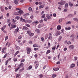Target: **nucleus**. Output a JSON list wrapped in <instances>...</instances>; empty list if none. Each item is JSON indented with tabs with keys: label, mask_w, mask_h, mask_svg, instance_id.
<instances>
[{
	"label": "nucleus",
	"mask_w": 78,
	"mask_h": 78,
	"mask_svg": "<svg viewBox=\"0 0 78 78\" xmlns=\"http://www.w3.org/2000/svg\"><path fill=\"white\" fill-rule=\"evenodd\" d=\"M20 76V74H18L16 75V78H17L18 77H19V76Z\"/></svg>",
	"instance_id": "obj_35"
},
{
	"label": "nucleus",
	"mask_w": 78,
	"mask_h": 78,
	"mask_svg": "<svg viewBox=\"0 0 78 78\" xmlns=\"http://www.w3.org/2000/svg\"><path fill=\"white\" fill-rule=\"evenodd\" d=\"M6 25H5L4 26L2 27L1 28L2 30L3 31V30H5V29L6 28Z\"/></svg>",
	"instance_id": "obj_16"
},
{
	"label": "nucleus",
	"mask_w": 78,
	"mask_h": 78,
	"mask_svg": "<svg viewBox=\"0 0 78 78\" xmlns=\"http://www.w3.org/2000/svg\"><path fill=\"white\" fill-rule=\"evenodd\" d=\"M46 17H47V19H50V20L51 19V17H50V15H49L48 14L46 15Z\"/></svg>",
	"instance_id": "obj_8"
},
{
	"label": "nucleus",
	"mask_w": 78,
	"mask_h": 78,
	"mask_svg": "<svg viewBox=\"0 0 78 78\" xmlns=\"http://www.w3.org/2000/svg\"><path fill=\"white\" fill-rule=\"evenodd\" d=\"M8 55V54L6 53L5 54L4 56V58H5L6 56H7V55Z\"/></svg>",
	"instance_id": "obj_42"
},
{
	"label": "nucleus",
	"mask_w": 78,
	"mask_h": 78,
	"mask_svg": "<svg viewBox=\"0 0 78 78\" xmlns=\"http://www.w3.org/2000/svg\"><path fill=\"white\" fill-rule=\"evenodd\" d=\"M22 9L21 8H17L16 9V10H17V11H18L19 10H21Z\"/></svg>",
	"instance_id": "obj_43"
},
{
	"label": "nucleus",
	"mask_w": 78,
	"mask_h": 78,
	"mask_svg": "<svg viewBox=\"0 0 78 78\" xmlns=\"http://www.w3.org/2000/svg\"><path fill=\"white\" fill-rule=\"evenodd\" d=\"M31 30H28L27 31V34H30V33H31Z\"/></svg>",
	"instance_id": "obj_37"
},
{
	"label": "nucleus",
	"mask_w": 78,
	"mask_h": 78,
	"mask_svg": "<svg viewBox=\"0 0 78 78\" xmlns=\"http://www.w3.org/2000/svg\"><path fill=\"white\" fill-rule=\"evenodd\" d=\"M31 10H32V9L30 7L29 8V10L30 11H31Z\"/></svg>",
	"instance_id": "obj_60"
},
{
	"label": "nucleus",
	"mask_w": 78,
	"mask_h": 78,
	"mask_svg": "<svg viewBox=\"0 0 78 78\" xmlns=\"http://www.w3.org/2000/svg\"><path fill=\"white\" fill-rule=\"evenodd\" d=\"M45 14H44L42 16L41 18H42V19H44V18H45Z\"/></svg>",
	"instance_id": "obj_41"
},
{
	"label": "nucleus",
	"mask_w": 78,
	"mask_h": 78,
	"mask_svg": "<svg viewBox=\"0 0 78 78\" xmlns=\"http://www.w3.org/2000/svg\"><path fill=\"white\" fill-rule=\"evenodd\" d=\"M56 49V47H53L52 48V50H55Z\"/></svg>",
	"instance_id": "obj_50"
},
{
	"label": "nucleus",
	"mask_w": 78,
	"mask_h": 78,
	"mask_svg": "<svg viewBox=\"0 0 78 78\" xmlns=\"http://www.w3.org/2000/svg\"><path fill=\"white\" fill-rule=\"evenodd\" d=\"M11 27H12L13 28H16L17 27V25H14L13 23H12L11 25Z\"/></svg>",
	"instance_id": "obj_10"
},
{
	"label": "nucleus",
	"mask_w": 78,
	"mask_h": 78,
	"mask_svg": "<svg viewBox=\"0 0 78 78\" xmlns=\"http://www.w3.org/2000/svg\"><path fill=\"white\" fill-rule=\"evenodd\" d=\"M29 44H32V41H29Z\"/></svg>",
	"instance_id": "obj_64"
},
{
	"label": "nucleus",
	"mask_w": 78,
	"mask_h": 78,
	"mask_svg": "<svg viewBox=\"0 0 78 78\" xmlns=\"http://www.w3.org/2000/svg\"><path fill=\"white\" fill-rule=\"evenodd\" d=\"M23 63H22L20 64L18 66H19V67H20L21 66H22V65H23Z\"/></svg>",
	"instance_id": "obj_51"
},
{
	"label": "nucleus",
	"mask_w": 78,
	"mask_h": 78,
	"mask_svg": "<svg viewBox=\"0 0 78 78\" xmlns=\"http://www.w3.org/2000/svg\"><path fill=\"white\" fill-rule=\"evenodd\" d=\"M60 34L61 32H60L59 31H58L55 34V36H58V35H59Z\"/></svg>",
	"instance_id": "obj_9"
},
{
	"label": "nucleus",
	"mask_w": 78,
	"mask_h": 78,
	"mask_svg": "<svg viewBox=\"0 0 78 78\" xmlns=\"http://www.w3.org/2000/svg\"><path fill=\"white\" fill-rule=\"evenodd\" d=\"M75 67V64L74 63L71 64L70 66V67L71 68H73V67Z\"/></svg>",
	"instance_id": "obj_6"
},
{
	"label": "nucleus",
	"mask_w": 78,
	"mask_h": 78,
	"mask_svg": "<svg viewBox=\"0 0 78 78\" xmlns=\"http://www.w3.org/2000/svg\"><path fill=\"white\" fill-rule=\"evenodd\" d=\"M39 22H38V21H35V25H37V24Z\"/></svg>",
	"instance_id": "obj_45"
},
{
	"label": "nucleus",
	"mask_w": 78,
	"mask_h": 78,
	"mask_svg": "<svg viewBox=\"0 0 78 78\" xmlns=\"http://www.w3.org/2000/svg\"><path fill=\"white\" fill-rule=\"evenodd\" d=\"M20 67H19L18 68H16V69H15V72H17V71L18 70H19V69H20Z\"/></svg>",
	"instance_id": "obj_38"
},
{
	"label": "nucleus",
	"mask_w": 78,
	"mask_h": 78,
	"mask_svg": "<svg viewBox=\"0 0 78 78\" xmlns=\"http://www.w3.org/2000/svg\"><path fill=\"white\" fill-rule=\"evenodd\" d=\"M53 16L54 17H55L56 16V13H54L53 14Z\"/></svg>",
	"instance_id": "obj_55"
},
{
	"label": "nucleus",
	"mask_w": 78,
	"mask_h": 78,
	"mask_svg": "<svg viewBox=\"0 0 78 78\" xmlns=\"http://www.w3.org/2000/svg\"><path fill=\"white\" fill-rule=\"evenodd\" d=\"M23 28L24 30H28V27L25 26H23Z\"/></svg>",
	"instance_id": "obj_31"
},
{
	"label": "nucleus",
	"mask_w": 78,
	"mask_h": 78,
	"mask_svg": "<svg viewBox=\"0 0 78 78\" xmlns=\"http://www.w3.org/2000/svg\"><path fill=\"white\" fill-rule=\"evenodd\" d=\"M10 21H11V20L10 19H8L7 20V22H8V23H9V22Z\"/></svg>",
	"instance_id": "obj_61"
},
{
	"label": "nucleus",
	"mask_w": 78,
	"mask_h": 78,
	"mask_svg": "<svg viewBox=\"0 0 78 78\" xmlns=\"http://www.w3.org/2000/svg\"><path fill=\"white\" fill-rule=\"evenodd\" d=\"M13 60L14 62H16L17 61V58H14Z\"/></svg>",
	"instance_id": "obj_30"
},
{
	"label": "nucleus",
	"mask_w": 78,
	"mask_h": 78,
	"mask_svg": "<svg viewBox=\"0 0 78 78\" xmlns=\"http://www.w3.org/2000/svg\"><path fill=\"white\" fill-rule=\"evenodd\" d=\"M65 8H68V4L67 3H66L65 4Z\"/></svg>",
	"instance_id": "obj_40"
},
{
	"label": "nucleus",
	"mask_w": 78,
	"mask_h": 78,
	"mask_svg": "<svg viewBox=\"0 0 78 78\" xmlns=\"http://www.w3.org/2000/svg\"><path fill=\"white\" fill-rule=\"evenodd\" d=\"M32 69V66H29L28 68L27 69V70H31Z\"/></svg>",
	"instance_id": "obj_19"
},
{
	"label": "nucleus",
	"mask_w": 78,
	"mask_h": 78,
	"mask_svg": "<svg viewBox=\"0 0 78 78\" xmlns=\"http://www.w3.org/2000/svg\"><path fill=\"white\" fill-rule=\"evenodd\" d=\"M52 34L51 33L49 34V36L48 37V40L49 41V40H52Z\"/></svg>",
	"instance_id": "obj_4"
},
{
	"label": "nucleus",
	"mask_w": 78,
	"mask_h": 78,
	"mask_svg": "<svg viewBox=\"0 0 78 78\" xmlns=\"http://www.w3.org/2000/svg\"><path fill=\"white\" fill-rule=\"evenodd\" d=\"M41 41H43V42H44V37H42L41 38Z\"/></svg>",
	"instance_id": "obj_58"
},
{
	"label": "nucleus",
	"mask_w": 78,
	"mask_h": 78,
	"mask_svg": "<svg viewBox=\"0 0 78 78\" xmlns=\"http://www.w3.org/2000/svg\"><path fill=\"white\" fill-rule=\"evenodd\" d=\"M18 1H19V0H14V4H16V5H17L18 4Z\"/></svg>",
	"instance_id": "obj_12"
},
{
	"label": "nucleus",
	"mask_w": 78,
	"mask_h": 78,
	"mask_svg": "<svg viewBox=\"0 0 78 78\" xmlns=\"http://www.w3.org/2000/svg\"><path fill=\"white\" fill-rule=\"evenodd\" d=\"M39 50V48H34V50H35V51H36L37 50Z\"/></svg>",
	"instance_id": "obj_52"
},
{
	"label": "nucleus",
	"mask_w": 78,
	"mask_h": 78,
	"mask_svg": "<svg viewBox=\"0 0 78 78\" xmlns=\"http://www.w3.org/2000/svg\"><path fill=\"white\" fill-rule=\"evenodd\" d=\"M1 9L2 11V12H3V11H4V9H3V8L2 7H1Z\"/></svg>",
	"instance_id": "obj_36"
},
{
	"label": "nucleus",
	"mask_w": 78,
	"mask_h": 78,
	"mask_svg": "<svg viewBox=\"0 0 78 78\" xmlns=\"http://www.w3.org/2000/svg\"><path fill=\"white\" fill-rule=\"evenodd\" d=\"M44 6L42 5H41L39 6V9H41V8H43Z\"/></svg>",
	"instance_id": "obj_25"
},
{
	"label": "nucleus",
	"mask_w": 78,
	"mask_h": 78,
	"mask_svg": "<svg viewBox=\"0 0 78 78\" xmlns=\"http://www.w3.org/2000/svg\"><path fill=\"white\" fill-rule=\"evenodd\" d=\"M48 34H46L45 36V39H47L48 38Z\"/></svg>",
	"instance_id": "obj_33"
},
{
	"label": "nucleus",
	"mask_w": 78,
	"mask_h": 78,
	"mask_svg": "<svg viewBox=\"0 0 78 78\" xmlns=\"http://www.w3.org/2000/svg\"><path fill=\"white\" fill-rule=\"evenodd\" d=\"M33 46L34 47H38V48H40V46H37L36 44H34Z\"/></svg>",
	"instance_id": "obj_21"
},
{
	"label": "nucleus",
	"mask_w": 78,
	"mask_h": 78,
	"mask_svg": "<svg viewBox=\"0 0 78 78\" xmlns=\"http://www.w3.org/2000/svg\"><path fill=\"white\" fill-rule=\"evenodd\" d=\"M27 22L28 23H31V22H32V20H27Z\"/></svg>",
	"instance_id": "obj_32"
},
{
	"label": "nucleus",
	"mask_w": 78,
	"mask_h": 78,
	"mask_svg": "<svg viewBox=\"0 0 78 78\" xmlns=\"http://www.w3.org/2000/svg\"><path fill=\"white\" fill-rule=\"evenodd\" d=\"M69 49H70L71 50H73L74 48V46L73 45H70L69 47Z\"/></svg>",
	"instance_id": "obj_7"
},
{
	"label": "nucleus",
	"mask_w": 78,
	"mask_h": 78,
	"mask_svg": "<svg viewBox=\"0 0 78 78\" xmlns=\"http://www.w3.org/2000/svg\"><path fill=\"white\" fill-rule=\"evenodd\" d=\"M44 20L45 22H47V18H45L44 19Z\"/></svg>",
	"instance_id": "obj_56"
},
{
	"label": "nucleus",
	"mask_w": 78,
	"mask_h": 78,
	"mask_svg": "<svg viewBox=\"0 0 78 78\" xmlns=\"http://www.w3.org/2000/svg\"><path fill=\"white\" fill-rule=\"evenodd\" d=\"M15 19H17V20H19V19H20V17H19V16H16V17Z\"/></svg>",
	"instance_id": "obj_48"
},
{
	"label": "nucleus",
	"mask_w": 78,
	"mask_h": 78,
	"mask_svg": "<svg viewBox=\"0 0 78 78\" xmlns=\"http://www.w3.org/2000/svg\"><path fill=\"white\" fill-rule=\"evenodd\" d=\"M19 27H17L16 29H15L14 31L15 34H17V32H18V31H19Z\"/></svg>",
	"instance_id": "obj_5"
},
{
	"label": "nucleus",
	"mask_w": 78,
	"mask_h": 78,
	"mask_svg": "<svg viewBox=\"0 0 78 78\" xmlns=\"http://www.w3.org/2000/svg\"><path fill=\"white\" fill-rule=\"evenodd\" d=\"M8 39V36H6L5 37V41H7Z\"/></svg>",
	"instance_id": "obj_46"
},
{
	"label": "nucleus",
	"mask_w": 78,
	"mask_h": 78,
	"mask_svg": "<svg viewBox=\"0 0 78 78\" xmlns=\"http://www.w3.org/2000/svg\"><path fill=\"white\" fill-rule=\"evenodd\" d=\"M25 61V59H22L21 61V62H24Z\"/></svg>",
	"instance_id": "obj_47"
},
{
	"label": "nucleus",
	"mask_w": 78,
	"mask_h": 78,
	"mask_svg": "<svg viewBox=\"0 0 78 78\" xmlns=\"http://www.w3.org/2000/svg\"><path fill=\"white\" fill-rule=\"evenodd\" d=\"M18 13H19V14H22L23 13V12L22 10H20L18 11Z\"/></svg>",
	"instance_id": "obj_11"
},
{
	"label": "nucleus",
	"mask_w": 78,
	"mask_h": 78,
	"mask_svg": "<svg viewBox=\"0 0 78 78\" xmlns=\"http://www.w3.org/2000/svg\"><path fill=\"white\" fill-rule=\"evenodd\" d=\"M40 23H43L44 22L43 21V20H40Z\"/></svg>",
	"instance_id": "obj_59"
},
{
	"label": "nucleus",
	"mask_w": 78,
	"mask_h": 78,
	"mask_svg": "<svg viewBox=\"0 0 78 78\" xmlns=\"http://www.w3.org/2000/svg\"><path fill=\"white\" fill-rule=\"evenodd\" d=\"M56 76V75L55 74H53L52 75V78H55Z\"/></svg>",
	"instance_id": "obj_28"
},
{
	"label": "nucleus",
	"mask_w": 78,
	"mask_h": 78,
	"mask_svg": "<svg viewBox=\"0 0 78 78\" xmlns=\"http://www.w3.org/2000/svg\"><path fill=\"white\" fill-rule=\"evenodd\" d=\"M51 52V51H50V50H49L47 51L46 53V54L47 55L48 54V53H50Z\"/></svg>",
	"instance_id": "obj_24"
},
{
	"label": "nucleus",
	"mask_w": 78,
	"mask_h": 78,
	"mask_svg": "<svg viewBox=\"0 0 78 78\" xmlns=\"http://www.w3.org/2000/svg\"><path fill=\"white\" fill-rule=\"evenodd\" d=\"M67 44H68V45H70V44H71V42H70V41H68L67 42Z\"/></svg>",
	"instance_id": "obj_63"
},
{
	"label": "nucleus",
	"mask_w": 78,
	"mask_h": 78,
	"mask_svg": "<svg viewBox=\"0 0 78 78\" xmlns=\"http://www.w3.org/2000/svg\"><path fill=\"white\" fill-rule=\"evenodd\" d=\"M27 54H30V52H31V49L30 48L27 47L26 48Z\"/></svg>",
	"instance_id": "obj_1"
},
{
	"label": "nucleus",
	"mask_w": 78,
	"mask_h": 78,
	"mask_svg": "<svg viewBox=\"0 0 78 78\" xmlns=\"http://www.w3.org/2000/svg\"><path fill=\"white\" fill-rule=\"evenodd\" d=\"M44 75L42 74H41L40 75V78H42Z\"/></svg>",
	"instance_id": "obj_53"
},
{
	"label": "nucleus",
	"mask_w": 78,
	"mask_h": 78,
	"mask_svg": "<svg viewBox=\"0 0 78 78\" xmlns=\"http://www.w3.org/2000/svg\"><path fill=\"white\" fill-rule=\"evenodd\" d=\"M25 26H26V27H30V25H29L28 24H25Z\"/></svg>",
	"instance_id": "obj_34"
},
{
	"label": "nucleus",
	"mask_w": 78,
	"mask_h": 78,
	"mask_svg": "<svg viewBox=\"0 0 78 78\" xmlns=\"http://www.w3.org/2000/svg\"><path fill=\"white\" fill-rule=\"evenodd\" d=\"M69 5L70 6H73V4L72 3V2H69Z\"/></svg>",
	"instance_id": "obj_18"
},
{
	"label": "nucleus",
	"mask_w": 78,
	"mask_h": 78,
	"mask_svg": "<svg viewBox=\"0 0 78 78\" xmlns=\"http://www.w3.org/2000/svg\"><path fill=\"white\" fill-rule=\"evenodd\" d=\"M34 35V33H30L29 34V36H33Z\"/></svg>",
	"instance_id": "obj_26"
},
{
	"label": "nucleus",
	"mask_w": 78,
	"mask_h": 78,
	"mask_svg": "<svg viewBox=\"0 0 78 78\" xmlns=\"http://www.w3.org/2000/svg\"><path fill=\"white\" fill-rule=\"evenodd\" d=\"M15 47H16V50H19L20 49V47H19L17 46V45H16Z\"/></svg>",
	"instance_id": "obj_27"
},
{
	"label": "nucleus",
	"mask_w": 78,
	"mask_h": 78,
	"mask_svg": "<svg viewBox=\"0 0 78 78\" xmlns=\"http://www.w3.org/2000/svg\"><path fill=\"white\" fill-rule=\"evenodd\" d=\"M6 48H4L2 49V54H3V53H6Z\"/></svg>",
	"instance_id": "obj_2"
},
{
	"label": "nucleus",
	"mask_w": 78,
	"mask_h": 78,
	"mask_svg": "<svg viewBox=\"0 0 78 78\" xmlns=\"http://www.w3.org/2000/svg\"><path fill=\"white\" fill-rule=\"evenodd\" d=\"M64 51H66L67 50V48H64Z\"/></svg>",
	"instance_id": "obj_62"
},
{
	"label": "nucleus",
	"mask_w": 78,
	"mask_h": 78,
	"mask_svg": "<svg viewBox=\"0 0 78 78\" xmlns=\"http://www.w3.org/2000/svg\"><path fill=\"white\" fill-rule=\"evenodd\" d=\"M66 1H61L60 2H58V4L61 5H64V4L66 3Z\"/></svg>",
	"instance_id": "obj_3"
},
{
	"label": "nucleus",
	"mask_w": 78,
	"mask_h": 78,
	"mask_svg": "<svg viewBox=\"0 0 78 78\" xmlns=\"http://www.w3.org/2000/svg\"><path fill=\"white\" fill-rule=\"evenodd\" d=\"M8 63V60H7L5 62V65L6 66H7V65Z\"/></svg>",
	"instance_id": "obj_57"
},
{
	"label": "nucleus",
	"mask_w": 78,
	"mask_h": 78,
	"mask_svg": "<svg viewBox=\"0 0 78 78\" xmlns=\"http://www.w3.org/2000/svg\"><path fill=\"white\" fill-rule=\"evenodd\" d=\"M38 66H39V64H37L35 66V69H36L37 67H38Z\"/></svg>",
	"instance_id": "obj_29"
},
{
	"label": "nucleus",
	"mask_w": 78,
	"mask_h": 78,
	"mask_svg": "<svg viewBox=\"0 0 78 78\" xmlns=\"http://www.w3.org/2000/svg\"><path fill=\"white\" fill-rule=\"evenodd\" d=\"M71 23V22L70 21H68L66 23V24H70Z\"/></svg>",
	"instance_id": "obj_54"
},
{
	"label": "nucleus",
	"mask_w": 78,
	"mask_h": 78,
	"mask_svg": "<svg viewBox=\"0 0 78 78\" xmlns=\"http://www.w3.org/2000/svg\"><path fill=\"white\" fill-rule=\"evenodd\" d=\"M74 15L73 14H70L68 15L69 17H73Z\"/></svg>",
	"instance_id": "obj_23"
},
{
	"label": "nucleus",
	"mask_w": 78,
	"mask_h": 78,
	"mask_svg": "<svg viewBox=\"0 0 78 78\" xmlns=\"http://www.w3.org/2000/svg\"><path fill=\"white\" fill-rule=\"evenodd\" d=\"M57 30H61V26L60 25H58L57 27Z\"/></svg>",
	"instance_id": "obj_15"
},
{
	"label": "nucleus",
	"mask_w": 78,
	"mask_h": 78,
	"mask_svg": "<svg viewBox=\"0 0 78 78\" xmlns=\"http://www.w3.org/2000/svg\"><path fill=\"white\" fill-rule=\"evenodd\" d=\"M19 53V51H17L14 55V57H15V56H16V55H17V54H18Z\"/></svg>",
	"instance_id": "obj_22"
},
{
	"label": "nucleus",
	"mask_w": 78,
	"mask_h": 78,
	"mask_svg": "<svg viewBox=\"0 0 78 78\" xmlns=\"http://www.w3.org/2000/svg\"><path fill=\"white\" fill-rule=\"evenodd\" d=\"M71 29V27H69L68 28L66 27H65V30H70Z\"/></svg>",
	"instance_id": "obj_17"
},
{
	"label": "nucleus",
	"mask_w": 78,
	"mask_h": 78,
	"mask_svg": "<svg viewBox=\"0 0 78 78\" xmlns=\"http://www.w3.org/2000/svg\"><path fill=\"white\" fill-rule=\"evenodd\" d=\"M24 70V68H22L21 69H20V72H22L23 70Z\"/></svg>",
	"instance_id": "obj_44"
},
{
	"label": "nucleus",
	"mask_w": 78,
	"mask_h": 78,
	"mask_svg": "<svg viewBox=\"0 0 78 78\" xmlns=\"http://www.w3.org/2000/svg\"><path fill=\"white\" fill-rule=\"evenodd\" d=\"M35 32L37 33H40V30H39L37 29H36V30H35Z\"/></svg>",
	"instance_id": "obj_13"
},
{
	"label": "nucleus",
	"mask_w": 78,
	"mask_h": 78,
	"mask_svg": "<svg viewBox=\"0 0 78 78\" xmlns=\"http://www.w3.org/2000/svg\"><path fill=\"white\" fill-rule=\"evenodd\" d=\"M53 70L54 71H57L58 70H59V68H53Z\"/></svg>",
	"instance_id": "obj_20"
},
{
	"label": "nucleus",
	"mask_w": 78,
	"mask_h": 78,
	"mask_svg": "<svg viewBox=\"0 0 78 78\" xmlns=\"http://www.w3.org/2000/svg\"><path fill=\"white\" fill-rule=\"evenodd\" d=\"M22 37L21 36H20L18 37V39H22Z\"/></svg>",
	"instance_id": "obj_49"
},
{
	"label": "nucleus",
	"mask_w": 78,
	"mask_h": 78,
	"mask_svg": "<svg viewBox=\"0 0 78 78\" xmlns=\"http://www.w3.org/2000/svg\"><path fill=\"white\" fill-rule=\"evenodd\" d=\"M61 39H62V37L60 36L58 38V41H61Z\"/></svg>",
	"instance_id": "obj_39"
},
{
	"label": "nucleus",
	"mask_w": 78,
	"mask_h": 78,
	"mask_svg": "<svg viewBox=\"0 0 78 78\" xmlns=\"http://www.w3.org/2000/svg\"><path fill=\"white\" fill-rule=\"evenodd\" d=\"M70 37H73V39L75 37V34H73L72 35H71L70 36Z\"/></svg>",
	"instance_id": "obj_14"
}]
</instances>
